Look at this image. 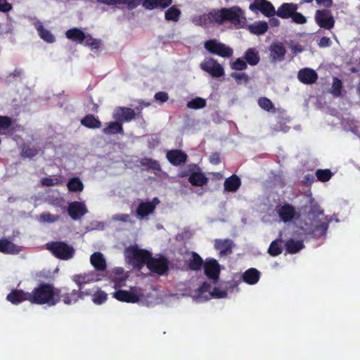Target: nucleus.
<instances>
[{
  "label": "nucleus",
  "mask_w": 360,
  "mask_h": 360,
  "mask_svg": "<svg viewBox=\"0 0 360 360\" xmlns=\"http://www.w3.org/2000/svg\"><path fill=\"white\" fill-rule=\"evenodd\" d=\"M6 299L13 304H18L27 300L32 304L54 306L60 300V291L50 284H41L35 288L32 292L14 290L7 295Z\"/></svg>",
  "instance_id": "obj_1"
},
{
  "label": "nucleus",
  "mask_w": 360,
  "mask_h": 360,
  "mask_svg": "<svg viewBox=\"0 0 360 360\" xmlns=\"http://www.w3.org/2000/svg\"><path fill=\"white\" fill-rule=\"evenodd\" d=\"M124 255L127 262L138 269L146 264L151 271L158 274H163L167 270V262L164 257L153 258L150 252L139 249L136 245L127 248Z\"/></svg>",
  "instance_id": "obj_2"
},
{
  "label": "nucleus",
  "mask_w": 360,
  "mask_h": 360,
  "mask_svg": "<svg viewBox=\"0 0 360 360\" xmlns=\"http://www.w3.org/2000/svg\"><path fill=\"white\" fill-rule=\"evenodd\" d=\"M330 223L329 219L324 215L323 211L318 205H312L300 228L301 233L311 234L315 238H325Z\"/></svg>",
  "instance_id": "obj_3"
},
{
  "label": "nucleus",
  "mask_w": 360,
  "mask_h": 360,
  "mask_svg": "<svg viewBox=\"0 0 360 360\" xmlns=\"http://www.w3.org/2000/svg\"><path fill=\"white\" fill-rule=\"evenodd\" d=\"M236 285L229 282H224L211 290L210 284L203 283L202 285L194 292L192 298L195 302H204L211 298H226L229 291H233Z\"/></svg>",
  "instance_id": "obj_4"
},
{
  "label": "nucleus",
  "mask_w": 360,
  "mask_h": 360,
  "mask_svg": "<svg viewBox=\"0 0 360 360\" xmlns=\"http://www.w3.org/2000/svg\"><path fill=\"white\" fill-rule=\"evenodd\" d=\"M215 16L217 24L229 22L236 29L243 28L246 24L244 12L239 6H235L229 8L216 10Z\"/></svg>",
  "instance_id": "obj_5"
},
{
  "label": "nucleus",
  "mask_w": 360,
  "mask_h": 360,
  "mask_svg": "<svg viewBox=\"0 0 360 360\" xmlns=\"http://www.w3.org/2000/svg\"><path fill=\"white\" fill-rule=\"evenodd\" d=\"M113 297L120 302L148 305V297L144 291L139 287H132L129 290H117L113 293Z\"/></svg>",
  "instance_id": "obj_6"
},
{
  "label": "nucleus",
  "mask_w": 360,
  "mask_h": 360,
  "mask_svg": "<svg viewBox=\"0 0 360 360\" xmlns=\"http://www.w3.org/2000/svg\"><path fill=\"white\" fill-rule=\"evenodd\" d=\"M46 246L53 255L60 259H70L75 254L74 248L63 242H53L47 243Z\"/></svg>",
  "instance_id": "obj_7"
},
{
  "label": "nucleus",
  "mask_w": 360,
  "mask_h": 360,
  "mask_svg": "<svg viewBox=\"0 0 360 360\" xmlns=\"http://www.w3.org/2000/svg\"><path fill=\"white\" fill-rule=\"evenodd\" d=\"M103 276L104 275L101 273L90 271L89 272L73 275L71 279L78 286L79 290H82L84 285L101 281Z\"/></svg>",
  "instance_id": "obj_8"
},
{
  "label": "nucleus",
  "mask_w": 360,
  "mask_h": 360,
  "mask_svg": "<svg viewBox=\"0 0 360 360\" xmlns=\"http://www.w3.org/2000/svg\"><path fill=\"white\" fill-rule=\"evenodd\" d=\"M205 48L210 53L221 57L229 58L233 55V50L216 39H211L205 43Z\"/></svg>",
  "instance_id": "obj_9"
},
{
  "label": "nucleus",
  "mask_w": 360,
  "mask_h": 360,
  "mask_svg": "<svg viewBox=\"0 0 360 360\" xmlns=\"http://www.w3.org/2000/svg\"><path fill=\"white\" fill-rule=\"evenodd\" d=\"M314 19L316 24L322 28L330 30L334 27L335 19L329 10H317L315 13Z\"/></svg>",
  "instance_id": "obj_10"
},
{
  "label": "nucleus",
  "mask_w": 360,
  "mask_h": 360,
  "mask_svg": "<svg viewBox=\"0 0 360 360\" xmlns=\"http://www.w3.org/2000/svg\"><path fill=\"white\" fill-rule=\"evenodd\" d=\"M160 203L158 198H154L151 201L141 202L137 207L136 214L139 219H144L153 214L156 206Z\"/></svg>",
  "instance_id": "obj_11"
},
{
  "label": "nucleus",
  "mask_w": 360,
  "mask_h": 360,
  "mask_svg": "<svg viewBox=\"0 0 360 360\" xmlns=\"http://www.w3.org/2000/svg\"><path fill=\"white\" fill-rule=\"evenodd\" d=\"M200 68L202 70L215 77H219L224 74L222 66L217 63V60L211 58L205 59L200 63Z\"/></svg>",
  "instance_id": "obj_12"
},
{
  "label": "nucleus",
  "mask_w": 360,
  "mask_h": 360,
  "mask_svg": "<svg viewBox=\"0 0 360 360\" xmlns=\"http://www.w3.org/2000/svg\"><path fill=\"white\" fill-rule=\"evenodd\" d=\"M276 212L280 220L284 223L292 222L297 217V212L295 207L289 204L277 206Z\"/></svg>",
  "instance_id": "obj_13"
},
{
  "label": "nucleus",
  "mask_w": 360,
  "mask_h": 360,
  "mask_svg": "<svg viewBox=\"0 0 360 360\" xmlns=\"http://www.w3.org/2000/svg\"><path fill=\"white\" fill-rule=\"evenodd\" d=\"M68 212L72 219L77 220L87 213V208L83 202H72L70 203Z\"/></svg>",
  "instance_id": "obj_14"
},
{
  "label": "nucleus",
  "mask_w": 360,
  "mask_h": 360,
  "mask_svg": "<svg viewBox=\"0 0 360 360\" xmlns=\"http://www.w3.org/2000/svg\"><path fill=\"white\" fill-rule=\"evenodd\" d=\"M215 14L216 10H214L209 13L194 15L191 18V21L196 25L207 27L212 22L217 23V18Z\"/></svg>",
  "instance_id": "obj_15"
},
{
  "label": "nucleus",
  "mask_w": 360,
  "mask_h": 360,
  "mask_svg": "<svg viewBox=\"0 0 360 360\" xmlns=\"http://www.w3.org/2000/svg\"><path fill=\"white\" fill-rule=\"evenodd\" d=\"M297 78L300 82L304 84H311L317 80L318 75L314 70L305 68L298 72Z\"/></svg>",
  "instance_id": "obj_16"
},
{
  "label": "nucleus",
  "mask_w": 360,
  "mask_h": 360,
  "mask_svg": "<svg viewBox=\"0 0 360 360\" xmlns=\"http://www.w3.org/2000/svg\"><path fill=\"white\" fill-rule=\"evenodd\" d=\"M113 118L118 122H130L134 118V110L129 108H117L113 112Z\"/></svg>",
  "instance_id": "obj_17"
},
{
  "label": "nucleus",
  "mask_w": 360,
  "mask_h": 360,
  "mask_svg": "<svg viewBox=\"0 0 360 360\" xmlns=\"http://www.w3.org/2000/svg\"><path fill=\"white\" fill-rule=\"evenodd\" d=\"M91 264L94 267L96 273H101L105 270L107 264L103 255L100 252L92 254L90 257Z\"/></svg>",
  "instance_id": "obj_18"
},
{
  "label": "nucleus",
  "mask_w": 360,
  "mask_h": 360,
  "mask_svg": "<svg viewBox=\"0 0 360 360\" xmlns=\"http://www.w3.org/2000/svg\"><path fill=\"white\" fill-rule=\"evenodd\" d=\"M233 242L229 239H217L214 240V248L219 251L221 257L226 256L231 253Z\"/></svg>",
  "instance_id": "obj_19"
},
{
  "label": "nucleus",
  "mask_w": 360,
  "mask_h": 360,
  "mask_svg": "<svg viewBox=\"0 0 360 360\" xmlns=\"http://www.w3.org/2000/svg\"><path fill=\"white\" fill-rule=\"evenodd\" d=\"M270 56L274 61L282 60L285 54V49L283 44L273 43L269 48Z\"/></svg>",
  "instance_id": "obj_20"
},
{
  "label": "nucleus",
  "mask_w": 360,
  "mask_h": 360,
  "mask_svg": "<svg viewBox=\"0 0 360 360\" xmlns=\"http://www.w3.org/2000/svg\"><path fill=\"white\" fill-rule=\"evenodd\" d=\"M205 273L207 276L216 281L219 274V264L215 259H210L205 264Z\"/></svg>",
  "instance_id": "obj_21"
},
{
  "label": "nucleus",
  "mask_w": 360,
  "mask_h": 360,
  "mask_svg": "<svg viewBox=\"0 0 360 360\" xmlns=\"http://www.w3.org/2000/svg\"><path fill=\"white\" fill-rule=\"evenodd\" d=\"M34 25L41 39L47 43H53L55 41L54 35L44 27L41 22L37 20L34 22Z\"/></svg>",
  "instance_id": "obj_22"
},
{
  "label": "nucleus",
  "mask_w": 360,
  "mask_h": 360,
  "mask_svg": "<svg viewBox=\"0 0 360 360\" xmlns=\"http://www.w3.org/2000/svg\"><path fill=\"white\" fill-rule=\"evenodd\" d=\"M172 4V0H144L143 1V6L147 10H153L155 8L164 9L169 6Z\"/></svg>",
  "instance_id": "obj_23"
},
{
  "label": "nucleus",
  "mask_w": 360,
  "mask_h": 360,
  "mask_svg": "<svg viewBox=\"0 0 360 360\" xmlns=\"http://www.w3.org/2000/svg\"><path fill=\"white\" fill-rule=\"evenodd\" d=\"M168 160L174 165H179L186 160V153L179 150H170L167 153Z\"/></svg>",
  "instance_id": "obj_24"
},
{
  "label": "nucleus",
  "mask_w": 360,
  "mask_h": 360,
  "mask_svg": "<svg viewBox=\"0 0 360 360\" xmlns=\"http://www.w3.org/2000/svg\"><path fill=\"white\" fill-rule=\"evenodd\" d=\"M297 9V6L292 3H284L277 10L276 14L282 18H288Z\"/></svg>",
  "instance_id": "obj_25"
},
{
  "label": "nucleus",
  "mask_w": 360,
  "mask_h": 360,
  "mask_svg": "<svg viewBox=\"0 0 360 360\" xmlns=\"http://www.w3.org/2000/svg\"><path fill=\"white\" fill-rule=\"evenodd\" d=\"M260 278V272L255 268L246 270L243 276V281L248 285L256 284Z\"/></svg>",
  "instance_id": "obj_26"
},
{
  "label": "nucleus",
  "mask_w": 360,
  "mask_h": 360,
  "mask_svg": "<svg viewBox=\"0 0 360 360\" xmlns=\"http://www.w3.org/2000/svg\"><path fill=\"white\" fill-rule=\"evenodd\" d=\"M255 4L257 8L266 16H273L276 13L272 4L266 0H256Z\"/></svg>",
  "instance_id": "obj_27"
},
{
  "label": "nucleus",
  "mask_w": 360,
  "mask_h": 360,
  "mask_svg": "<svg viewBox=\"0 0 360 360\" xmlns=\"http://www.w3.org/2000/svg\"><path fill=\"white\" fill-rule=\"evenodd\" d=\"M66 37L72 41H77L80 44H84L86 37L88 34H86L84 32L78 28H73L68 30L65 33Z\"/></svg>",
  "instance_id": "obj_28"
},
{
  "label": "nucleus",
  "mask_w": 360,
  "mask_h": 360,
  "mask_svg": "<svg viewBox=\"0 0 360 360\" xmlns=\"http://www.w3.org/2000/svg\"><path fill=\"white\" fill-rule=\"evenodd\" d=\"M240 184V178L233 174L225 180L224 184V190L228 192H236L239 188Z\"/></svg>",
  "instance_id": "obj_29"
},
{
  "label": "nucleus",
  "mask_w": 360,
  "mask_h": 360,
  "mask_svg": "<svg viewBox=\"0 0 360 360\" xmlns=\"http://www.w3.org/2000/svg\"><path fill=\"white\" fill-rule=\"evenodd\" d=\"M268 23L265 21H257L248 26V30L251 34L261 35L268 30Z\"/></svg>",
  "instance_id": "obj_30"
},
{
  "label": "nucleus",
  "mask_w": 360,
  "mask_h": 360,
  "mask_svg": "<svg viewBox=\"0 0 360 360\" xmlns=\"http://www.w3.org/2000/svg\"><path fill=\"white\" fill-rule=\"evenodd\" d=\"M20 249L8 240H0V252L6 254L18 253Z\"/></svg>",
  "instance_id": "obj_31"
},
{
  "label": "nucleus",
  "mask_w": 360,
  "mask_h": 360,
  "mask_svg": "<svg viewBox=\"0 0 360 360\" xmlns=\"http://www.w3.org/2000/svg\"><path fill=\"white\" fill-rule=\"evenodd\" d=\"M189 182L195 186H202L207 182V178L200 172H192L188 177Z\"/></svg>",
  "instance_id": "obj_32"
},
{
  "label": "nucleus",
  "mask_w": 360,
  "mask_h": 360,
  "mask_svg": "<svg viewBox=\"0 0 360 360\" xmlns=\"http://www.w3.org/2000/svg\"><path fill=\"white\" fill-rule=\"evenodd\" d=\"M285 248L288 252L295 254L304 248V244L302 240H294L290 239L286 241Z\"/></svg>",
  "instance_id": "obj_33"
},
{
  "label": "nucleus",
  "mask_w": 360,
  "mask_h": 360,
  "mask_svg": "<svg viewBox=\"0 0 360 360\" xmlns=\"http://www.w3.org/2000/svg\"><path fill=\"white\" fill-rule=\"evenodd\" d=\"M104 134L112 135L117 133H122L123 128L122 124L118 122H111L108 123L107 127L103 129Z\"/></svg>",
  "instance_id": "obj_34"
},
{
  "label": "nucleus",
  "mask_w": 360,
  "mask_h": 360,
  "mask_svg": "<svg viewBox=\"0 0 360 360\" xmlns=\"http://www.w3.org/2000/svg\"><path fill=\"white\" fill-rule=\"evenodd\" d=\"M68 188L72 192H81L84 189V184L78 177H74L68 181Z\"/></svg>",
  "instance_id": "obj_35"
},
{
  "label": "nucleus",
  "mask_w": 360,
  "mask_h": 360,
  "mask_svg": "<svg viewBox=\"0 0 360 360\" xmlns=\"http://www.w3.org/2000/svg\"><path fill=\"white\" fill-rule=\"evenodd\" d=\"M245 58L250 65H256L259 62V53L255 49H249L246 51Z\"/></svg>",
  "instance_id": "obj_36"
},
{
  "label": "nucleus",
  "mask_w": 360,
  "mask_h": 360,
  "mask_svg": "<svg viewBox=\"0 0 360 360\" xmlns=\"http://www.w3.org/2000/svg\"><path fill=\"white\" fill-rule=\"evenodd\" d=\"M181 11L176 6L168 8L165 13V19L168 21L177 22L181 15Z\"/></svg>",
  "instance_id": "obj_37"
},
{
  "label": "nucleus",
  "mask_w": 360,
  "mask_h": 360,
  "mask_svg": "<svg viewBox=\"0 0 360 360\" xmlns=\"http://www.w3.org/2000/svg\"><path fill=\"white\" fill-rule=\"evenodd\" d=\"M82 124L89 128H99L101 126V122L93 115H86L81 121Z\"/></svg>",
  "instance_id": "obj_38"
},
{
  "label": "nucleus",
  "mask_w": 360,
  "mask_h": 360,
  "mask_svg": "<svg viewBox=\"0 0 360 360\" xmlns=\"http://www.w3.org/2000/svg\"><path fill=\"white\" fill-rule=\"evenodd\" d=\"M281 234H280L279 238L274 240L268 250V252L271 256H277L282 252V246H281Z\"/></svg>",
  "instance_id": "obj_39"
},
{
  "label": "nucleus",
  "mask_w": 360,
  "mask_h": 360,
  "mask_svg": "<svg viewBox=\"0 0 360 360\" xmlns=\"http://www.w3.org/2000/svg\"><path fill=\"white\" fill-rule=\"evenodd\" d=\"M108 299V294L101 289L97 288L92 294V302L98 305L102 304Z\"/></svg>",
  "instance_id": "obj_40"
},
{
  "label": "nucleus",
  "mask_w": 360,
  "mask_h": 360,
  "mask_svg": "<svg viewBox=\"0 0 360 360\" xmlns=\"http://www.w3.org/2000/svg\"><path fill=\"white\" fill-rule=\"evenodd\" d=\"M191 257L189 258V267L193 270L199 269L202 264V259L201 257L195 252H191L190 254Z\"/></svg>",
  "instance_id": "obj_41"
},
{
  "label": "nucleus",
  "mask_w": 360,
  "mask_h": 360,
  "mask_svg": "<svg viewBox=\"0 0 360 360\" xmlns=\"http://www.w3.org/2000/svg\"><path fill=\"white\" fill-rule=\"evenodd\" d=\"M63 301L65 304H72L76 303L80 298L79 291L73 290L70 293H66L63 296Z\"/></svg>",
  "instance_id": "obj_42"
},
{
  "label": "nucleus",
  "mask_w": 360,
  "mask_h": 360,
  "mask_svg": "<svg viewBox=\"0 0 360 360\" xmlns=\"http://www.w3.org/2000/svg\"><path fill=\"white\" fill-rule=\"evenodd\" d=\"M206 101L202 98L196 97L187 103V107L191 109H200L205 106Z\"/></svg>",
  "instance_id": "obj_43"
},
{
  "label": "nucleus",
  "mask_w": 360,
  "mask_h": 360,
  "mask_svg": "<svg viewBox=\"0 0 360 360\" xmlns=\"http://www.w3.org/2000/svg\"><path fill=\"white\" fill-rule=\"evenodd\" d=\"M83 44L91 47L92 50H98L101 46V41L88 34Z\"/></svg>",
  "instance_id": "obj_44"
},
{
  "label": "nucleus",
  "mask_w": 360,
  "mask_h": 360,
  "mask_svg": "<svg viewBox=\"0 0 360 360\" xmlns=\"http://www.w3.org/2000/svg\"><path fill=\"white\" fill-rule=\"evenodd\" d=\"M342 82L340 79H338L337 77H334L333 79V84L332 86L330 88V92L334 96H339L341 94V89H342Z\"/></svg>",
  "instance_id": "obj_45"
},
{
  "label": "nucleus",
  "mask_w": 360,
  "mask_h": 360,
  "mask_svg": "<svg viewBox=\"0 0 360 360\" xmlns=\"http://www.w3.org/2000/svg\"><path fill=\"white\" fill-rule=\"evenodd\" d=\"M41 184L46 186H52L58 185L60 182V179L58 176H49L41 179Z\"/></svg>",
  "instance_id": "obj_46"
},
{
  "label": "nucleus",
  "mask_w": 360,
  "mask_h": 360,
  "mask_svg": "<svg viewBox=\"0 0 360 360\" xmlns=\"http://www.w3.org/2000/svg\"><path fill=\"white\" fill-rule=\"evenodd\" d=\"M316 176L321 181H328L332 176V172L329 169H318Z\"/></svg>",
  "instance_id": "obj_47"
},
{
  "label": "nucleus",
  "mask_w": 360,
  "mask_h": 360,
  "mask_svg": "<svg viewBox=\"0 0 360 360\" xmlns=\"http://www.w3.org/2000/svg\"><path fill=\"white\" fill-rule=\"evenodd\" d=\"M60 217L58 215H54L49 212H43L40 215L39 220L41 222L53 223L58 221Z\"/></svg>",
  "instance_id": "obj_48"
},
{
  "label": "nucleus",
  "mask_w": 360,
  "mask_h": 360,
  "mask_svg": "<svg viewBox=\"0 0 360 360\" xmlns=\"http://www.w3.org/2000/svg\"><path fill=\"white\" fill-rule=\"evenodd\" d=\"M258 104L261 108L264 110L270 111L274 109V105L272 102L267 98H261L258 101Z\"/></svg>",
  "instance_id": "obj_49"
},
{
  "label": "nucleus",
  "mask_w": 360,
  "mask_h": 360,
  "mask_svg": "<svg viewBox=\"0 0 360 360\" xmlns=\"http://www.w3.org/2000/svg\"><path fill=\"white\" fill-rule=\"evenodd\" d=\"M11 124V120L6 116H0V134L4 133Z\"/></svg>",
  "instance_id": "obj_50"
},
{
  "label": "nucleus",
  "mask_w": 360,
  "mask_h": 360,
  "mask_svg": "<svg viewBox=\"0 0 360 360\" xmlns=\"http://www.w3.org/2000/svg\"><path fill=\"white\" fill-rule=\"evenodd\" d=\"M231 68L236 70H243L247 68V64L243 59L237 58L231 64Z\"/></svg>",
  "instance_id": "obj_51"
},
{
  "label": "nucleus",
  "mask_w": 360,
  "mask_h": 360,
  "mask_svg": "<svg viewBox=\"0 0 360 360\" xmlns=\"http://www.w3.org/2000/svg\"><path fill=\"white\" fill-rule=\"evenodd\" d=\"M141 164L143 166H147L150 168L158 169H159V165L157 161L153 160L149 158H143L141 160Z\"/></svg>",
  "instance_id": "obj_52"
},
{
  "label": "nucleus",
  "mask_w": 360,
  "mask_h": 360,
  "mask_svg": "<svg viewBox=\"0 0 360 360\" xmlns=\"http://www.w3.org/2000/svg\"><path fill=\"white\" fill-rule=\"evenodd\" d=\"M39 153V150L34 147H27L22 150V155L27 158H32Z\"/></svg>",
  "instance_id": "obj_53"
},
{
  "label": "nucleus",
  "mask_w": 360,
  "mask_h": 360,
  "mask_svg": "<svg viewBox=\"0 0 360 360\" xmlns=\"http://www.w3.org/2000/svg\"><path fill=\"white\" fill-rule=\"evenodd\" d=\"M96 1L106 5L117 6L121 4H126L127 0H96Z\"/></svg>",
  "instance_id": "obj_54"
},
{
  "label": "nucleus",
  "mask_w": 360,
  "mask_h": 360,
  "mask_svg": "<svg viewBox=\"0 0 360 360\" xmlns=\"http://www.w3.org/2000/svg\"><path fill=\"white\" fill-rule=\"evenodd\" d=\"M293 22L298 24H304L307 22L306 18L300 13L294 12L292 15Z\"/></svg>",
  "instance_id": "obj_55"
},
{
  "label": "nucleus",
  "mask_w": 360,
  "mask_h": 360,
  "mask_svg": "<svg viewBox=\"0 0 360 360\" xmlns=\"http://www.w3.org/2000/svg\"><path fill=\"white\" fill-rule=\"evenodd\" d=\"M113 221H119L122 222H128L130 221V216L127 214H117L112 217Z\"/></svg>",
  "instance_id": "obj_56"
},
{
  "label": "nucleus",
  "mask_w": 360,
  "mask_h": 360,
  "mask_svg": "<svg viewBox=\"0 0 360 360\" xmlns=\"http://www.w3.org/2000/svg\"><path fill=\"white\" fill-rule=\"evenodd\" d=\"M154 98L158 102L165 103L168 100L169 96L165 91H159L155 94Z\"/></svg>",
  "instance_id": "obj_57"
},
{
  "label": "nucleus",
  "mask_w": 360,
  "mask_h": 360,
  "mask_svg": "<svg viewBox=\"0 0 360 360\" xmlns=\"http://www.w3.org/2000/svg\"><path fill=\"white\" fill-rule=\"evenodd\" d=\"M12 9V5L6 0H0V11L6 13Z\"/></svg>",
  "instance_id": "obj_58"
},
{
  "label": "nucleus",
  "mask_w": 360,
  "mask_h": 360,
  "mask_svg": "<svg viewBox=\"0 0 360 360\" xmlns=\"http://www.w3.org/2000/svg\"><path fill=\"white\" fill-rule=\"evenodd\" d=\"M231 77L238 82H240L242 80L246 82L248 80V75L245 73L233 72L231 73Z\"/></svg>",
  "instance_id": "obj_59"
},
{
  "label": "nucleus",
  "mask_w": 360,
  "mask_h": 360,
  "mask_svg": "<svg viewBox=\"0 0 360 360\" xmlns=\"http://www.w3.org/2000/svg\"><path fill=\"white\" fill-rule=\"evenodd\" d=\"M330 39L328 37H323L319 42V46L321 48L328 47L330 45Z\"/></svg>",
  "instance_id": "obj_60"
},
{
  "label": "nucleus",
  "mask_w": 360,
  "mask_h": 360,
  "mask_svg": "<svg viewBox=\"0 0 360 360\" xmlns=\"http://www.w3.org/2000/svg\"><path fill=\"white\" fill-rule=\"evenodd\" d=\"M290 48L294 54H297L303 51L302 46L298 44H292Z\"/></svg>",
  "instance_id": "obj_61"
},
{
  "label": "nucleus",
  "mask_w": 360,
  "mask_h": 360,
  "mask_svg": "<svg viewBox=\"0 0 360 360\" xmlns=\"http://www.w3.org/2000/svg\"><path fill=\"white\" fill-rule=\"evenodd\" d=\"M79 296L80 299H83L85 296L91 295L92 296V290L90 289L82 290L79 289Z\"/></svg>",
  "instance_id": "obj_62"
},
{
  "label": "nucleus",
  "mask_w": 360,
  "mask_h": 360,
  "mask_svg": "<svg viewBox=\"0 0 360 360\" xmlns=\"http://www.w3.org/2000/svg\"><path fill=\"white\" fill-rule=\"evenodd\" d=\"M319 5H322L324 7H330L333 4V0H316Z\"/></svg>",
  "instance_id": "obj_63"
},
{
  "label": "nucleus",
  "mask_w": 360,
  "mask_h": 360,
  "mask_svg": "<svg viewBox=\"0 0 360 360\" xmlns=\"http://www.w3.org/2000/svg\"><path fill=\"white\" fill-rule=\"evenodd\" d=\"M23 73L24 72L22 69L16 68L13 70L11 75L14 78H19L23 75Z\"/></svg>",
  "instance_id": "obj_64"
}]
</instances>
